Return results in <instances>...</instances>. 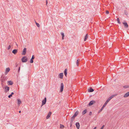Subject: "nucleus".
Segmentation results:
<instances>
[{"label":"nucleus","instance_id":"f257e3e1","mask_svg":"<svg viewBox=\"0 0 129 129\" xmlns=\"http://www.w3.org/2000/svg\"><path fill=\"white\" fill-rule=\"evenodd\" d=\"M7 78L6 77L4 76H1L0 80L1 82H5V81L7 80Z\"/></svg>","mask_w":129,"mask_h":129},{"label":"nucleus","instance_id":"f03ea898","mask_svg":"<svg viewBox=\"0 0 129 129\" xmlns=\"http://www.w3.org/2000/svg\"><path fill=\"white\" fill-rule=\"evenodd\" d=\"M21 60L23 62H25L27 61V57L25 56H23Z\"/></svg>","mask_w":129,"mask_h":129},{"label":"nucleus","instance_id":"7ed1b4c3","mask_svg":"<svg viewBox=\"0 0 129 129\" xmlns=\"http://www.w3.org/2000/svg\"><path fill=\"white\" fill-rule=\"evenodd\" d=\"M46 97H45L44 98V99L42 101V104L41 106V107H42L43 105L46 104Z\"/></svg>","mask_w":129,"mask_h":129},{"label":"nucleus","instance_id":"20e7f679","mask_svg":"<svg viewBox=\"0 0 129 129\" xmlns=\"http://www.w3.org/2000/svg\"><path fill=\"white\" fill-rule=\"evenodd\" d=\"M9 87L7 86H5V89H4V91L5 92H7L9 90Z\"/></svg>","mask_w":129,"mask_h":129},{"label":"nucleus","instance_id":"39448f33","mask_svg":"<svg viewBox=\"0 0 129 129\" xmlns=\"http://www.w3.org/2000/svg\"><path fill=\"white\" fill-rule=\"evenodd\" d=\"M95 103V101L94 100L91 101L89 102L88 105L89 106H90L93 104Z\"/></svg>","mask_w":129,"mask_h":129},{"label":"nucleus","instance_id":"423d86ee","mask_svg":"<svg viewBox=\"0 0 129 129\" xmlns=\"http://www.w3.org/2000/svg\"><path fill=\"white\" fill-rule=\"evenodd\" d=\"M64 87L63 84L62 83H61V86H60V92H62L63 90Z\"/></svg>","mask_w":129,"mask_h":129},{"label":"nucleus","instance_id":"0eeeda50","mask_svg":"<svg viewBox=\"0 0 129 129\" xmlns=\"http://www.w3.org/2000/svg\"><path fill=\"white\" fill-rule=\"evenodd\" d=\"M26 48H25L23 49L22 54L23 55H25L26 51Z\"/></svg>","mask_w":129,"mask_h":129},{"label":"nucleus","instance_id":"6e6552de","mask_svg":"<svg viewBox=\"0 0 129 129\" xmlns=\"http://www.w3.org/2000/svg\"><path fill=\"white\" fill-rule=\"evenodd\" d=\"M35 58V56L34 55H33L32 56L30 60V63H33V59Z\"/></svg>","mask_w":129,"mask_h":129},{"label":"nucleus","instance_id":"1a4fd4ad","mask_svg":"<svg viewBox=\"0 0 129 129\" xmlns=\"http://www.w3.org/2000/svg\"><path fill=\"white\" fill-rule=\"evenodd\" d=\"M59 77L61 79H62L63 76V73H60L58 75Z\"/></svg>","mask_w":129,"mask_h":129},{"label":"nucleus","instance_id":"9d476101","mask_svg":"<svg viewBox=\"0 0 129 129\" xmlns=\"http://www.w3.org/2000/svg\"><path fill=\"white\" fill-rule=\"evenodd\" d=\"M123 23L125 27L127 28L128 27V25L126 22Z\"/></svg>","mask_w":129,"mask_h":129},{"label":"nucleus","instance_id":"9b49d317","mask_svg":"<svg viewBox=\"0 0 129 129\" xmlns=\"http://www.w3.org/2000/svg\"><path fill=\"white\" fill-rule=\"evenodd\" d=\"M51 113H51V112H49L47 116L46 117V119H48L49 118V117L51 115Z\"/></svg>","mask_w":129,"mask_h":129},{"label":"nucleus","instance_id":"f8f14e48","mask_svg":"<svg viewBox=\"0 0 129 129\" xmlns=\"http://www.w3.org/2000/svg\"><path fill=\"white\" fill-rule=\"evenodd\" d=\"M17 52H18L17 50L16 49H15L13 50L12 52L14 54H15Z\"/></svg>","mask_w":129,"mask_h":129},{"label":"nucleus","instance_id":"ddd939ff","mask_svg":"<svg viewBox=\"0 0 129 129\" xmlns=\"http://www.w3.org/2000/svg\"><path fill=\"white\" fill-rule=\"evenodd\" d=\"M94 90L91 88H90L88 89V91L89 92H92L94 91Z\"/></svg>","mask_w":129,"mask_h":129},{"label":"nucleus","instance_id":"4468645a","mask_svg":"<svg viewBox=\"0 0 129 129\" xmlns=\"http://www.w3.org/2000/svg\"><path fill=\"white\" fill-rule=\"evenodd\" d=\"M7 82L8 83V85H11L13 84V82L11 81H8Z\"/></svg>","mask_w":129,"mask_h":129},{"label":"nucleus","instance_id":"2eb2a0df","mask_svg":"<svg viewBox=\"0 0 129 129\" xmlns=\"http://www.w3.org/2000/svg\"><path fill=\"white\" fill-rule=\"evenodd\" d=\"M117 94H114L113 95H111L110 97L108 99L110 100L111 99H112L114 97L116 96L117 95Z\"/></svg>","mask_w":129,"mask_h":129},{"label":"nucleus","instance_id":"dca6fc26","mask_svg":"<svg viewBox=\"0 0 129 129\" xmlns=\"http://www.w3.org/2000/svg\"><path fill=\"white\" fill-rule=\"evenodd\" d=\"M110 100L108 98V99L106 101V102L103 105L105 106L108 103V102H109Z\"/></svg>","mask_w":129,"mask_h":129},{"label":"nucleus","instance_id":"f3484780","mask_svg":"<svg viewBox=\"0 0 129 129\" xmlns=\"http://www.w3.org/2000/svg\"><path fill=\"white\" fill-rule=\"evenodd\" d=\"M76 125L77 129H79V122H76Z\"/></svg>","mask_w":129,"mask_h":129},{"label":"nucleus","instance_id":"a211bd4d","mask_svg":"<svg viewBox=\"0 0 129 129\" xmlns=\"http://www.w3.org/2000/svg\"><path fill=\"white\" fill-rule=\"evenodd\" d=\"M76 117L74 116V115L73 116L71 117V121L72 123H73V121L74 120L75 117Z\"/></svg>","mask_w":129,"mask_h":129},{"label":"nucleus","instance_id":"6ab92c4d","mask_svg":"<svg viewBox=\"0 0 129 129\" xmlns=\"http://www.w3.org/2000/svg\"><path fill=\"white\" fill-rule=\"evenodd\" d=\"M79 112L78 111H77L75 113L74 115V116L76 117L78 114L79 113Z\"/></svg>","mask_w":129,"mask_h":129},{"label":"nucleus","instance_id":"aec40b11","mask_svg":"<svg viewBox=\"0 0 129 129\" xmlns=\"http://www.w3.org/2000/svg\"><path fill=\"white\" fill-rule=\"evenodd\" d=\"M128 96H129V94L128 92L124 94V98L127 97H128Z\"/></svg>","mask_w":129,"mask_h":129},{"label":"nucleus","instance_id":"412c9836","mask_svg":"<svg viewBox=\"0 0 129 129\" xmlns=\"http://www.w3.org/2000/svg\"><path fill=\"white\" fill-rule=\"evenodd\" d=\"M67 69H65L64 71V74L66 76H67Z\"/></svg>","mask_w":129,"mask_h":129},{"label":"nucleus","instance_id":"4be33fe9","mask_svg":"<svg viewBox=\"0 0 129 129\" xmlns=\"http://www.w3.org/2000/svg\"><path fill=\"white\" fill-rule=\"evenodd\" d=\"M21 103V101L19 99H17V104L18 105L20 104Z\"/></svg>","mask_w":129,"mask_h":129},{"label":"nucleus","instance_id":"5701e85b","mask_svg":"<svg viewBox=\"0 0 129 129\" xmlns=\"http://www.w3.org/2000/svg\"><path fill=\"white\" fill-rule=\"evenodd\" d=\"M87 111L86 110H85L83 111L82 113V114L84 115L87 112Z\"/></svg>","mask_w":129,"mask_h":129},{"label":"nucleus","instance_id":"b1692460","mask_svg":"<svg viewBox=\"0 0 129 129\" xmlns=\"http://www.w3.org/2000/svg\"><path fill=\"white\" fill-rule=\"evenodd\" d=\"M88 35L87 34H86V35L85 36V38L84 39V41H85L86 39H87Z\"/></svg>","mask_w":129,"mask_h":129},{"label":"nucleus","instance_id":"393cba45","mask_svg":"<svg viewBox=\"0 0 129 129\" xmlns=\"http://www.w3.org/2000/svg\"><path fill=\"white\" fill-rule=\"evenodd\" d=\"M79 61H80V59H78L76 62V64L78 66Z\"/></svg>","mask_w":129,"mask_h":129},{"label":"nucleus","instance_id":"a878e982","mask_svg":"<svg viewBox=\"0 0 129 129\" xmlns=\"http://www.w3.org/2000/svg\"><path fill=\"white\" fill-rule=\"evenodd\" d=\"M61 35L62 37V40H63L64 39V38H63L64 37V34L62 32V33H61Z\"/></svg>","mask_w":129,"mask_h":129},{"label":"nucleus","instance_id":"bb28decb","mask_svg":"<svg viewBox=\"0 0 129 129\" xmlns=\"http://www.w3.org/2000/svg\"><path fill=\"white\" fill-rule=\"evenodd\" d=\"M10 69L9 68H6V71L8 72L10 71Z\"/></svg>","mask_w":129,"mask_h":129},{"label":"nucleus","instance_id":"cd10ccee","mask_svg":"<svg viewBox=\"0 0 129 129\" xmlns=\"http://www.w3.org/2000/svg\"><path fill=\"white\" fill-rule=\"evenodd\" d=\"M64 127V126L61 124L60 125V128H63Z\"/></svg>","mask_w":129,"mask_h":129},{"label":"nucleus","instance_id":"c85d7f7f","mask_svg":"<svg viewBox=\"0 0 129 129\" xmlns=\"http://www.w3.org/2000/svg\"><path fill=\"white\" fill-rule=\"evenodd\" d=\"M105 106H104L103 105V107H102V108H101L100 110L99 111V112H101L102 110L103 109V108L105 107Z\"/></svg>","mask_w":129,"mask_h":129},{"label":"nucleus","instance_id":"c756f323","mask_svg":"<svg viewBox=\"0 0 129 129\" xmlns=\"http://www.w3.org/2000/svg\"><path fill=\"white\" fill-rule=\"evenodd\" d=\"M117 22L119 24L121 23V22H120V21L119 18H117Z\"/></svg>","mask_w":129,"mask_h":129},{"label":"nucleus","instance_id":"7c9ffc66","mask_svg":"<svg viewBox=\"0 0 129 129\" xmlns=\"http://www.w3.org/2000/svg\"><path fill=\"white\" fill-rule=\"evenodd\" d=\"M35 22L36 23V24L37 26L38 27H39L40 26V25L38 23L36 22L35 21Z\"/></svg>","mask_w":129,"mask_h":129},{"label":"nucleus","instance_id":"2f4dec72","mask_svg":"<svg viewBox=\"0 0 129 129\" xmlns=\"http://www.w3.org/2000/svg\"><path fill=\"white\" fill-rule=\"evenodd\" d=\"M11 48V46L10 45H9L8 48V49L9 50Z\"/></svg>","mask_w":129,"mask_h":129},{"label":"nucleus","instance_id":"473e14b6","mask_svg":"<svg viewBox=\"0 0 129 129\" xmlns=\"http://www.w3.org/2000/svg\"><path fill=\"white\" fill-rule=\"evenodd\" d=\"M12 96V95L11 94H10V95H9L8 96V97L9 98H10Z\"/></svg>","mask_w":129,"mask_h":129},{"label":"nucleus","instance_id":"72a5a7b5","mask_svg":"<svg viewBox=\"0 0 129 129\" xmlns=\"http://www.w3.org/2000/svg\"><path fill=\"white\" fill-rule=\"evenodd\" d=\"M123 87L124 88H128V87L127 86H123Z\"/></svg>","mask_w":129,"mask_h":129},{"label":"nucleus","instance_id":"f704fd0d","mask_svg":"<svg viewBox=\"0 0 129 129\" xmlns=\"http://www.w3.org/2000/svg\"><path fill=\"white\" fill-rule=\"evenodd\" d=\"M109 11H108V10H107L106 11V13L107 14H108L109 13Z\"/></svg>","mask_w":129,"mask_h":129},{"label":"nucleus","instance_id":"c9c22d12","mask_svg":"<svg viewBox=\"0 0 129 129\" xmlns=\"http://www.w3.org/2000/svg\"><path fill=\"white\" fill-rule=\"evenodd\" d=\"M104 125H103L101 127L100 129H103L104 128Z\"/></svg>","mask_w":129,"mask_h":129},{"label":"nucleus","instance_id":"e433bc0d","mask_svg":"<svg viewBox=\"0 0 129 129\" xmlns=\"http://www.w3.org/2000/svg\"><path fill=\"white\" fill-rule=\"evenodd\" d=\"M91 114H92V112H90L89 113V115H91Z\"/></svg>","mask_w":129,"mask_h":129},{"label":"nucleus","instance_id":"4c0bfd02","mask_svg":"<svg viewBox=\"0 0 129 129\" xmlns=\"http://www.w3.org/2000/svg\"><path fill=\"white\" fill-rule=\"evenodd\" d=\"M20 70V67H19V69H18V72L19 73V71Z\"/></svg>","mask_w":129,"mask_h":129},{"label":"nucleus","instance_id":"58836bf2","mask_svg":"<svg viewBox=\"0 0 129 129\" xmlns=\"http://www.w3.org/2000/svg\"><path fill=\"white\" fill-rule=\"evenodd\" d=\"M8 73V72L6 71V72L5 73V75H7Z\"/></svg>","mask_w":129,"mask_h":129},{"label":"nucleus","instance_id":"ea45409f","mask_svg":"<svg viewBox=\"0 0 129 129\" xmlns=\"http://www.w3.org/2000/svg\"><path fill=\"white\" fill-rule=\"evenodd\" d=\"M46 5L47 6V3H48L47 1V0H46Z\"/></svg>","mask_w":129,"mask_h":129},{"label":"nucleus","instance_id":"a19ab883","mask_svg":"<svg viewBox=\"0 0 129 129\" xmlns=\"http://www.w3.org/2000/svg\"><path fill=\"white\" fill-rule=\"evenodd\" d=\"M72 123L71 122H70V127H71V126H72Z\"/></svg>","mask_w":129,"mask_h":129},{"label":"nucleus","instance_id":"79ce46f5","mask_svg":"<svg viewBox=\"0 0 129 129\" xmlns=\"http://www.w3.org/2000/svg\"><path fill=\"white\" fill-rule=\"evenodd\" d=\"M124 13L126 15H127V13L126 12H125Z\"/></svg>","mask_w":129,"mask_h":129},{"label":"nucleus","instance_id":"37998d69","mask_svg":"<svg viewBox=\"0 0 129 129\" xmlns=\"http://www.w3.org/2000/svg\"><path fill=\"white\" fill-rule=\"evenodd\" d=\"M14 94V92H12L11 93V94L12 95Z\"/></svg>","mask_w":129,"mask_h":129},{"label":"nucleus","instance_id":"c03bdc74","mask_svg":"<svg viewBox=\"0 0 129 129\" xmlns=\"http://www.w3.org/2000/svg\"><path fill=\"white\" fill-rule=\"evenodd\" d=\"M4 83V82H1V84L2 85H3V83Z\"/></svg>","mask_w":129,"mask_h":129},{"label":"nucleus","instance_id":"a18cd8bd","mask_svg":"<svg viewBox=\"0 0 129 129\" xmlns=\"http://www.w3.org/2000/svg\"><path fill=\"white\" fill-rule=\"evenodd\" d=\"M96 127H94L93 129H96Z\"/></svg>","mask_w":129,"mask_h":129},{"label":"nucleus","instance_id":"49530a36","mask_svg":"<svg viewBox=\"0 0 129 129\" xmlns=\"http://www.w3.org/2000/svg\"><path fill=\"white\" fill-rule=\"evenodd\" d=\"M21 111H19V113H21Z\"/></svg>","mask_w":129,"mask_h":129}]
</instances>
